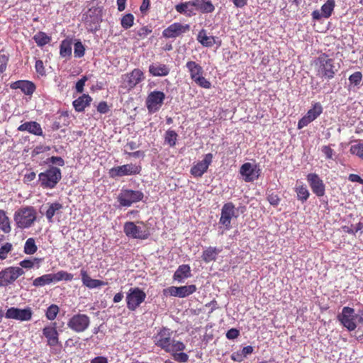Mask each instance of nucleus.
Instances as JSON below:
<instances>
[{"label": "nucleus", "mask_w": 363, "mask_h": 363, "mask_svg": "<svg viewBox=\"0 0 363 363\" xmlns=\"http://www.w3.org/2000/svg\"><path fill=\"white\" fill-rule=\"evenodd\" d=\"M177 12L187 17H191L196 14V9L194 0L178 4L175 6Z\"/></svg>", "instance_id": "5701e85b"}, {"label": "nucleus", "mask_w": 363, "mask_h": 363, "mask_svg": "<svg viewBox=\"0 0 363 363\" xmlns=\"http://www.w3.org/2000/svg\"><path fill=\"white\" fill-rule=\"evenodd\" d=\"M173 331L163 327L154 336L155 345L167 352H181L185 350V345L179 340L172 338Z\"/></svg>", "instance_id": "f257e3e1"}, {"label": "nucleus", "mask_w": 363, "mask_h": 363, "mask_svg": "<svg viewBox=\"0 0 363 363\" xmlns=\"http://www.w3.org/2000/svg\"><path fill=\"white\" fill-rule=\"evenodd\" d=\"M296 192L297 194L298 199L301 201L302 202L306 201L308 199L310 195L306 186L303 185L296 186Z\"/></svg>", "instance_id": "c03bdc74"}, {"label": "nucleus", "mask_w": 363, "mask_h": 363, "mask_svg": "<svg viewBox=\"0 0 363 363\" xmlns=\"http://www.w3.org/2000/svg\"><path fill=\"white\" fill-rule=\"evenodd\" d=\"M51 283H54L52 274H46L38 278L33 281V285L35 287L44 286Z\"/></svg>", "instance_id": "c9c22d12"}, {"label": "nucleus", "mask_w": 363, "mask_h": 363, "mask_svg": "<svg viewBox=\"0 0 363 363\" xmlns=\"http://www.w3.org/2000/svg\"><path fill=\"white\" fill-rule=\"evenodd\" d=\"M213 160V155L208 153L205 155L201 161L198 162L192 166L190 172L194 177H201L206 172L209 165L211 164Z\"/></svg>", "instance_id": "a211bd4d"}, {"label": "nucleus", "mask_w": 363, "mask_h": 363, "mask_svg": "<svg viewBox=\"0 0 363 363\" xmlns=\"http://www.w3.org/2000/svg\"><path fill=\"white\" fill-rule=\"evenodd\" d=\"M313 67L318 77L328 80L333 79L337 71L333 60L324 54L314 60Z\"/></svg>", "instance_id": "7ed1b4c3"}, {"label": "nucleus", "mask_w": 363, "mask_h": 363, "mask_svg": "<svg viewBox=\"0 0 363 363\" xmlns=\"http://www.w3.org/2000/svg\"><path fill=\"white\" fill-rule=\"evenodd\" d=\"M323 112V108L320 103L313 104L312 108L309 109L306 114L302 117L298 123V128L302 129L310 123L315 120Z\"/></svg>", "instance_id": "4468645a"}, {"label": "nucleus", "mask_w": 363, "mask_h": 363, "mask_svg": "<svg viewBox=\"0 0 363 363\" xmlns=\"http://www.w3.org/2000/svg\"><path fill=\"white\" fill-rule=\"evenodd\" d=\"M43 335L47 340V345L55 347L60 344L59 333L57 330V323H52L45 325L43 329Z\"/></svg>", "instance_id": "dca6fc26"}, {"label": "nucleus", "mask_w": 363, "mask_h": 363, "mask_svg": "<svg viewBox=\"0 0 363 363\" xmlns=\"http://www.w3.org/2000/svg\"><path fill=\"white\" fill-rule=\"evenodd\" d=\"M191 276V269L188 264L180 265L174 274L173 279L178 282L184 281Z\"/></svg>", "instance_id": "c756f323"}, {"label": "nucleus", "mask_w": 363, "mask_h": 363, "mask_svg": "<svg viewBox=\"0 0 363 363\" xmlns=\"http://www.w3.org/2000/svg\"><path fill=\"white\" fill-rule=\"evenodd\" d=\"M178 135L172 130H168L165 133L164 140L169 146L174 147L176 145Z\"/></svg>", "instance_id": "37998d69"}, {"label": "nucleus", "mask_w": 363, "mask_h": 363, "mask_svg": "<svg viewBox=\"0 0 363 363\" xmlns=\"http://www.w3.org/2000/svg\"><path fill=\"white\" fill-rule=\"evenodd\" d=\"M41 262V259L34 258L33 259H23L20 262V266L23 268L30 269L38 264V268L40 267L39 264Z\"/></svg>", "instance_id": "de8ad7c7"}, {"label": "nucleus", "mask_w": 363, "mask_h": 363, "mask_svg": "<svg viewBox=\"0 0 363 363\" xmlns=\"http://www.w3.org/2000/svg\"><path fill=\"white\" fill-rule=\"evenodd\" d=\"M220 250L216 247H209L205 250L202 255V258L206 262H210L216 259V256Z\"/></svg>", "instance_id": "e433bc0d"}, {"label": "nucleus", "mask_w": 363, "mask_h": 363, "mask_svg": "<svg viewBox=\"0 0 363 363\" xmlns=\"http://www.w3.org/2000/svg\"><path fill=\"white\" fill-rule=\"evenodd\" d=\"M143 197L144 194L140 191L123 189L119 193L117 200L121 206L129 207L133 203L142 201Z\"/></svg>", "instance_id": "1a4fd4ad"}, {"label": "nucleus", "mask_w": 363, "mask_h": 363, "mask_svg": "<svg viewBox=\"0 0 363 363\" xmlns=\"http://www.w3.org/2000/svg\"><path fill=\"white\" fill-rule=\"evenodd\" d=\"M60 54L61 57H69L72 54V43L69 40H64L60 44Z\"/></svg>", "instance_id": "ea45409f"}, {"label": "nucleus", "mask_w": 363, "mask_h": 363, "mask_svg": "<svg viewBox=\"0 0 363 363\" xmlns=\"http://www.w3.org/2000/svg\"><path fill=\"white\" fill-rule=\"evenodd\" d=\"M126 77L128 78V87L131 89L144 79V74L140 69H135Z\"/></svg>", "instance_id": "cd10ccee"}, {"label": "nucleus", "mask_w": 363, "mask_h": 363, "mask_svg": "<svg viewBox=\"0 0 363 363\" xmlns=\"http://www.w3.org/2000/svg\"><path fill=\"white\" fill-rule=\"evenodd\" d=\"M231 358L234 361L241 362L245 359V357L241 352H237L232 354Z\"/></svg>", "instance_id": "69168bd1"}, {"label": "nucleus", "mask_w": 363, "mask_h": 363, "mask_svg": "<svg viewBox=\"0 0 363 363\" xmlns=\"http://www.w3.org/2000/svg\"><path fill=\"white\" fill-rule=\"evenodd\" d=\"M60 308L55 304L50 305L46 310L45 316L49 320H53L56 318Z\"/></svg>", "instance_id": "49530a36"}, {"label": "nucleus", "mask_w": 363, "mask_h": 363, "mask_svg": "<svg viewBox=\"0 0 363 363\" xmlns=\"http://www.w3.org/2000/svg\"><path fill=\"white\" fill-rule=\"evenodd\" d=\"M152 30L149 29L147 27L144 26L140 28L138 31L137 33L140 38H145L147 36Z\"/></svg>", "instance_id": "e2e57ef3"}, {"label": "nucleus", "mask_w": 363, "mask_h": 363, "mask_svg": "<svg viewBox=\"0 0 363 363\" xmlns=\"http://www.w3.org/2000/svg\"><path fill=\"white\" fill-rule=\"evenodd\" d=\"M143 226L137 225L134 222L125 223L123 231L126 236L133 239L145 240L150 235V232L143 222H140Z\"/></svg>", "instance_id": "6e6552de"}, {"label": "nucleus", "mask_w": 363, "mask_h": 363, "mask_svg": "<svg viewBox=\"0 0 363 363\" xmlns=\"http://www.w3.org/2000/svg\"><path fill=\"white\" fill-rule=\"evenodd\" d=\"M335 6V0H327L321 6L320 11L315 10L312 12L313 19L318 21L322 18H328L332 15Z\"/></svg>", "instance_id": "4be33fe9"}, {"label": "nucleus", "mask_w": 363, "mask_h": 363, "mask_svg": "<svg viewBox=\"0 0 363 363\" xmlns=\"http://www.w3.org/2000/svg\"><path fill=\"white\" fill-rule=\"evenodd\" d=\"M307 181L311 188L312 191L318 197L325 194V184L319 176L314 173L307 175Z\"/></svg>", "instance_id": "412c9836"}, {"label": "nucleus", "mask_w": 363, "mask_h": 363, "mask_svg": "<svg viewBox=\"0 0 363 363\" xmlns=\"http://www.w3.org/2000/svg\"><path fill=\"white\" fill-rule=\"evenodd\" d=\"M140 168L133 164H127L122 166L113 167L109 171L111 177H123L138 174Z\"/></svg>", "instance_id": "2eb2a0df"}, {"label": "nucleus", "mask_w": 363, "mask_h": 363, "mask_svg": "<svg viewBox=\"0 0 363 363\" xmlns=\"http://www.w3.org/2000/svg\"><path fill=\"white\" fill-rule=\"evenodd\" d=\"M197 40L204 47H211L215 43L214 37L208 36L206 31L204 29H202L199 32Z\"/></svg>", "instance_id": "f704fd0d"}, {"label": "nucleus", "mask_w": 363, "mask_h": 363, "mask_svg": "<svg viewBox=\"0 0 363 363\" xmlns=\"http://www.w3.org/2000/svg\"><path fill=\"white\" fill-rule=\"evenodd\" d=\"M196 291V286L194 284L182 286H170L164 289V293L169 294L170 296L184 298Z\"/></svg>", "instance_id": "aec40b11"}, {"label": "nucleus", "mask_w": 363, "mask_h": 363, "mask_svg": "<svg viewBox=\"0 0 363 363\" xmlns=\"http://www.w3.org/2000/svg\"><path fill=\"white\" fill-rule=\"evenodd\" d=\"M38 250L35 240L32 238H28L24 245V252L27 255H33Z\"/></svg>", "instance_id": "79ce46f5"}, {"label": "nucleus", "mask_w": 363, "mask_h": 363, "mask_svg": "<svg viewBox=\"0 0 363 363\" xmlns=\"http://www.w3.org/2000/svg\"><path fill=\"white\" fill-rule=\"evenodd\" d=\"M97 111L101 113H106L108 111V106L106 102H100L97 106Z\"/></svg>", "instance_id": "0e129e2a"}, {"label": "nucleus", "mask_w": 363, "mask_h": 363, "mask_svg": "<svg viewBox=\"0 0 363 363\" xmlns=\"http://www.w3.org/2000/svg\"><path fill=\"white\" fill-rule=\"evenodd\" d=\"M35 68L37 73L41 76H44L45 74V70L42 60H39L35 62Z\"/></svg>", "instance_id": "bf43d9fd"}, {"label": "nucleus", "mask_w": 363, "mask_h": 363, "mask_svg": "<svg viewBox=\"0 0 363 363\" xmlns=\"http://www.w3.org/2000/svg\"><path fill=\"white\" fill-rule=\"evenodd\" d=\"M237 212V208L231 202L226 203L223 206L219 220V224L222 225L220 228H223L220 232L221 234L225 230H228L231 228V220L238 217Z\"/></svg>", "instance_id": "423d86ee"}, {"label": "nucleus", "mask_w": 363, "mask_h": 363, "mask_svg": "<svg viewBox=\"0 0 363 363\" xmlns=\"http://www.w3.org/2000/svg\"><path fill=\"white\" fill-rule=\"evenodd\" d=\"M32 315L33 311L29 307L25 308L11 307L9 308L5 313L6 318L19 321H29L31 320Z\"/></svg>", "instance_id": "ddd939ff"}, {"label": "nucleus", "mask_w": 363, "mask_h": 363, "mask_svg": "<svg viewBox=\"0 0 363 363\" xmlns=\"http://www.w3.org/2000/svg\"><path fill=\"white\" fill-rule=\"evenodd\" d=\"M24 273L22 268L10 267L0 272V286H6L14 282Z\"/></svg>", "instance_id": "f8f14e48"}, {"label": "nucleus", "mask_w": 363, "mask_h": 363, "mask_svg": "<svg viewBox=\"0 0 363 363\" xmlns=\"http://www.w3.org/2000/svg\"><path fill=\"white\" fill-rule=\"evenodd\" d=\"M87 77L86 76H84L82 79H80L77 83H76V90L78 93H82L84 91V86L85 84V82L87 81Z\"/></svg>", "instance_id": "4d7b16f0"}, {"label": "nucleus", "mask_w": 363, "mask_h": 363, "mask_svg": "<svg viewBox=\"0 0 363 363\" xmlns=\"http://www.w3.org/2000/svg\"><path fill=\"white\" fill-rule=\"evenodd\" d=\"M90 325V318L86 314L77 313L71 317L67 322V327L75 333L85 331Z\"/></svg>", "instance_id": "9b49d317"}, {"label": "nucleus", "mask_w": 363, "mask_h": 363, "mask_svg": "<svg viewBox=\"0 0 363 363\" xmlns=\"http://www.w3.org/2000/svg\"><path fill=\"white\" fill-rule=\"evenodd\" d=\"M146 298L145 292L138 287H131L126 293L125 301L127 308L135 311Z\"/></svg>", "instance_id": "0eeeda50"}, {"label": "nucleus", "mask_w": 363, "mask_h": 363, "mask_svg": "<svg viewBox=\"0 0 363 363\" xmlns=\"http://www.w3.org/2000/svg\"><path fill=\"white\" fill-rule=\"evenodd\" d=\"M189 28L190 26L188 24L174 23L162 31V35L166 38H174L189 31Z\"/></svg>", "instance_id": "6ab92c4d"}, {"label": "nucleus", "mask_w": 363, "mask_h": 363, "mask_svg": "<svg viewBox=\"0 0 363 363\" xmlns=\"http://www.w3.org/2000/svg\"><path fill=\"white\" fill-rule=\"evenodd\" d=\"M194 82L200 87L204 89H210L211 87V83L203 77V74L196 78Z\"/></svg>", "instance_id": "8fccbe9b"}, {"label": "nucleus", "mask_w": 363, "mask_h": 363, "mask_svg": "<svg viewBox=\"0 0 363 363\" xmlns=\"http://www.w3.org/2000/svg\"><path fill=\"white\" fill-rule=\"evenodd\" d=\"M33 40L39 47H43L50 43L51 38L44 32H38L33 36Z\"/></svg>", "instance_id": "58836bf2"}, {"label": "nucleus", "mask_w": 363, "mask_h": 363, "mask_svg": "<svg viewBox=\"0 0 363 363\" xmlns=\"http://www.w3.org/2000/svg\"><path fill=\"white\" fill-rule=\"evenodd\" d=\"M62 178L61 170L56 167L51 166L45 172L38 174V182L44 189H53Z\"/></svg>", "instance_id": "39448f33"}, {"label": "nucleus", "mask_w": 363, "mask_h": 363, "mask_svg": "<svg viewBox=\"0 0 363 363\" xmlns=\"http://www.w3.org/2000/svg\"><path fill=\"white\" fill-rule=\"evenodd\" d=\"M48 161L52 164H55L61 167L64 166L65 164L63 159L60 157L52 156L48 159Z\"/></svg>", "instance_id": "680f3d73"}, {"label": "nucleus", "mask_w": 363, "mask_h": 363, "mask_svg": "<svg viewBox=\"0 0 363 363\" xmlns=\"http://www.w3.org/2000/svg\"><path fill=\"white\" fill-rule=\"evenodd\" d=\"M170 353H172L175 361L184 363L189 359L188 354L184 352H171Z\"/></svg>", "instance_id": "864d4df0"}, {"label": "nucleus", "mask_w": 363, "mask_h": 363, "mask_svg": "<svg viewBox=\"0 0 363 363\" xmlns=\"http://www.w3.org/2000/svg\"><path fill=\"white\" fill-rule=\"evenodd\" d=\"M362 78V74L360 72H355L351 74L349 77V80L351 84L354 85H359Z\"/></svg>", "instance_id": "5fc2aeb1"}, {"label": "nucleus", "mask_w": 363, "mask_h": 363, "mask_svg": "<svg viewBox=\"0 0 363 363\" xmlns=\"http://www.w3.org/2000/svg\"><path fill=\"white\" fill-rule=\"evenodd\" d=\"M165 99V94L163 91H153L148 94L145 104L150 113L157 112L164 104Z\"/></svg>", "instance_id": "9d476101"}, {"label": "nucleus", "mask_w": 363, "mask_h": 363, "mask_svg": "<svg viewBox=\"0 0 363 363\" xmlns=\"http://www.w3.org/2000/svg\"><path fill=\"white\" fill-rule=\"evenodd\" d=\"M348 179L352 182H358L361 184H363V179L357 174H350L349 175Z\"/></svg>", "instance_id": "338daca9"}, {"label": "nucleus", "mask_w": 363, "mask_h": 363, "mask_svg": "<svg viewBox=\"0 0 363 363\" xmlns=\"http://www.w3.org/2000/svg\"><path fill=\"white\" fill-rule=\"evenodd\" d=\"M135 17L132 13L124 15L121 20V24L124 29H128L133 26Z\"/></svg>", "instance_id": "a18cd8bd"}, {"label": "nucleus", "mask_w": 363, "mask_h": 363, "mask_svg": "<svg viewBox=\"0 0 363 363\" xmlns=\"http://www.w3.org/2000/svg\"><path fill=\"white\" fill-rule=\"evenodd\" d=\"M84 47L79 41L75 43L74 48V54L76 57H82L84 55Z\"/></svg>", "instance_id": "603ef678"}, {"label": "nucleus", "mask_w": 363, "mask_h": 363, "mask_svg": "<svg viewBox=\"0 0 363 363\" xmlns=\"http://www.w3.org/2000/svg\"><path fill=\"white\" fill-rule=\"evenodd\" d=\"M350 152L363 160V143H357L351 146Z\"/></svg>", "instance_id": "09e8293b"}, {"label": "nucleus", "mask_w": 363, "mask_h": 363, "mask_svg": "<svg viewBox=\"0 0 363 363\" xmlns=\"http://www.w3.org/2000/svg\"><path fill=\"white\" fill-rule=\"evenodd\" d=\"M240 335L238 330L235 328L230 329L226 333V337L229 340H234L237 338Z\"/></svg>", "instance_id": "052dcab7"}, {"label": "nucleus", "mask_w": 363, "mask_h": 363, "mask_svg": "<svg viewBox=\"0 0 363 363\" xmlns=\"http://www.w3.org/2000/svg\"><path fill=\"white\" fill-rule=\"evenodd\" d=\"M169 68L160 62L152 63L149 66V72L154 77H165L169 73Z\"/></svg>", "instance_id": "bb28decb"}, {"label": "nucleus", "mask_w": 363, "mask_h": 363, "mask_svg": "<svg viewBox=\"0 0 363 363\" xmlns=\"http://www.w3.org/2000/svg\"><path fill=\"white\" fill-rule=\"evenodd\" d=\"M52 279L54 283L62 280L71 281L73 279V275L65 271H59L55 274H52Z\"/></svg>", "instance_id": "a19ab883"}, {"label": "nucleus", "mask_w": 363, "mask_h": 363, "mask_svg": "<svg viewBox=\"0 0 363 363\" xmlns=\"http://www.w3.org/2000/svg\"><path fill=\"white\" fill-rule=\"evenodd\" d=\"M322 152L325 155L327 159H333V156L335 155L334 150L328 145H324L321 147Z\"/></svg>", "instance_id": "6e6d98bb"}, {"label": "nucleus", "mask_w": 363, "mask_h": 363, "mask_svg": "<svg viewBox=\"0 0 363 363\" xmlns=\"http://www.w3.org/2000/svg\"><path fill=\"white\" fill-rule=\"evenodd\" d=\"M91 363H108V362L106 357L99 356L91 359Z\"/></svg>", "instance_id": "774afa93"}, {"label": "nucleus", "mask_w": 363, "mask_h": 363, "mask_svg": "<svg viewBox=\"0 0 363 363\" xmlns=\"http://www.w3.org/2000/svg\"><path fill=\"white\" fill-rule=\"evenodd\" d=\"M63 206L59 202L48 203V209L45 212V216L49 223L53 222V217L61 213Z\"/></svg>", "instance_id": "7c9ffc66"}, {"label": "nucleus", "mask_w": 363, "mask_h": 363, "mask_svg": "<svg viewBox=\"0 0 363 363\" xmlns=\"http://www.w3.org/2000/svg\"><path fill=\"white\" fill-rule=\"evenodd\" d=\"M240 174L242 176L245 182H250L259 177V169L255 164L246 162L240 167Z\"/></svg>", "instance_id": "f3484780"}, {"label": "nucleus", "mask_w": 363, "mask_h": 363, "mask_svg": "<svg viewBox=\"0 0 363 363\" xmlns=\"http://www.w3.org/2000/svg\"><path fill=\"white\" fill-rule=\"evenodd\" d=\"M92 99L88 94H83L73 101V106L76 111L82 112L85 108L89 106Z\"/></svg>", "instance_id": "473e14b6"}, {"label": "nucleus", "mask_w": 363, "mask_h": 363, "mask_svg": "<svg viewBox=\"0 0 363 363\" xmlns=\"http://www.w3.org/2000/svg\"><path fill=\"white\" fill-rule=\"evenodd\" d=\"M186 67L193 81L203 74V70L202 67L194 61H188L186 64Z\"/></svg>", "instance_id": "2f4dec72"}, {"label": "nucleus", "mask_w": 363, "mask_h": 363, "mask_svg": "<svg viewBox=\"0 0 363 363\" xmlns=\"http://www.w3.org/2000/svg\"><path fill=\"white\" fill-rule=\"evenodd\" d=\"M9 57L5 55H0V74L3 73L7 67Z\"/></svg>", "instance_id": "13d9d810"}, {"label": "nucleus", "mask_w": 363, "mask_h": 363, "mask_svg": "<svg viewBox=\"0 0 363 363\" xmlns=\"http://www.w3.org/2000/svg\"><path fill=\"white\" fill-rule=\"evenodd\" d=\"M11 88L13 89H19L26 95H31L35 90V84L26 80H20L15 82L11 85Z\"/></svg>", "instance_id": "a878e982"}, {"label": "nucleus", "mask_w": 363, "mask_h": 363, "mask_svg": "<svg viewBox=\"0 0 363 363\" xmlns=\"http://www.w3.org/2000/svg\"><path fill=\"white\" fill-rule=\"evenodd\" d=\"M36 216L37 213L33 207L26 206L15 212L13 219L18 228H28L34 223Z\"/></svg>", "instance_id": "20e7f679"}, {"label": "nucleus", "mask_w": 363, "mask_h": 363, "mask_svg": "<svg viewBox=\"0 0 363 363\" xmlns=\"http://www.w3.org/2000/svg\"><path fill=\"white\" fill-rule=\"evenodd\" d=\"M0 229L5 233H9L11 230L9 218L4 210H0Z\"/></svg>", "instance_id": "4c0bfd02"}, {"label": "nucleus", "mask_w": 363, "mask_h": 363, "mask_svg": "<svg viewBox=\"0 0 363 363\" xmlns=\"http://www.w3.org/2000/svg\"><path fill=\"white\" fill-rule=\"evenodd\" d=\"M12 250V245L9 242L5 243L0 247V259L3 260L7 257L8 254Z\"/></svg>", "instance_id": "3c124183"}, {"label": "nucleus", "mask_w": 363, "mask_h": 363, "mask_svg": "<svg viewBox=\"0 0 363 363\" xmlns=\"http://www.w3.org/2000/svg\"><path fill=\"white\" fill-rule=\"evenodd\" d=\"M337 320L349 331H353L357 328V323H363V310H359L355 313L354 308L345 306L337 315Z\"/></svg>", "instance_id": "f03ea898"}, {"label": "nucleus", "mask_w": 363, "mask_h": 363, "mask_svg": "<svg viewBox=\"0 0 363 363\" xmlns=\"http://www.w3.org/2000/svg\"><path fill=\"white\" fill-rule=\"evenodd\" d=\"M18 130L21 132L26 131L38 136H42L43 135L40 125L35 121H29L22 123L18 126Z\"/></svg>", "instance_id": "393cba45"}, {"label": "nucleus", "mask_w": 363, "mask_h": 363, "mask_svg": "<svg viewBox=\"0 0 363 363\" xmlns=\"http://www.w3.org/2000/svg\"><path fill=\"white\" fill-rule=\"evenodd\" d=\"M81 276L83 284L89 289L98 288L106 284L101 280L91 278L85 270H81Z\"/></svg>", "instance_id": "c85d7f7f"}, {"label": "nucleus", "mask_w": 363, "mask_h": 363, "mask_svg": "<svg viewBox=\"0 0 363 363\" xmlns=\"http://www.w3.org/2000/svg\"><path fill=\"white\" fill-rule=\"evenodd\" d=\"M101 21V20L97 13V10L89 9L84 19V22L88 26L89 29L91 30H97Z\"/></svg>", "instance_id": "b1692460"}, {"label": "nucleus", "mask_w": 363, "mask_h": 363, "mask_svg": "<svg viewBox=\"0 0 363 363\" xmlns=\"http://www.w3.org/2000/svg\"><path fill=\"white\" fill-rule=\"evenodd\" d=\"M196 10L203 13H212L215 7L210 0H194Z\"/></svg>", "instance_id": "72a5a7b5"}]
</instances>
